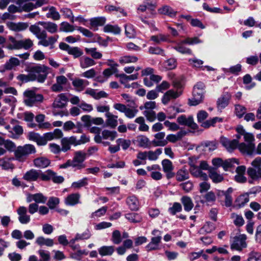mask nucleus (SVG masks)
Returning <instances> with one entry per match:
<instances>
[{
	"label": "nucleus",
	"mask_w": 261,
	"mask_h": 261,
	"mask_svg": "<svg viewBox=\"0 0 261 261\" xmlns=\"http://www.w3.org/2000/svg\"><path fill=\"white\" fill-rule=\"evenodd\" d=\"M29 30L39 40L38 45L44 47L53 46L59 38L58 35L47 37V32L50 34H55L58 32V25L53 22L39 21L35 24L31 25Z\"/></svg>",
	"instance_id": "1"
},
{
	"label": "nucleus",
	"mask_w": 261,
	"mask_h": 261,
	"mask_svg": "<svg viewBox=\"0 0 261 261\" xmlns=\"http://www.w3.org/2000/svg\"><path fill=\"white\" fill-rule=\"evenodd\" d=\"M50 68L43 64L29 65L26 67L25 71L32 75L33 81L42 83L46 79Z\"/></svg>",
	"instance_id": "2"
},
{
	"label": "nucleus",
	"mask_w": 261,
	"mask_h": 261,
	"mask_svg": "<svg viewBox=\"0 0 261 261\" xmlns=\"http://www.w3.org/2000/svg\"><path fill=\"white\" fill-rule=\"evenodd\" d=\"M36 151L35 146L32 144H28L23 146H19L14 151V157L17 161L24 162L29 155L35 153Z\"/></svg>",
	"instance_id": "3"
},
{
	"label": "nucleus",
	"mask_w": 261,
	"mask_h": 261,
	"mask_svg": "<svg viewBox=\"0 0 261 261\" xmlns=\"http://www.w3.org/2000/svg\"><path fill=\"white\" fill-rule=\"evenodd\" d=\"M205 86L202 82H198L194 87L193 97L189 99V104L196 106L201 103L203 99L205 92Z\"/></svg>",
	"instance_id": "4"
},
{
	"label": "nucleus",
	"mask_w": 261,
	"mask_h": 261,
	"mask_svg": "<svg viewBox=\"0 0 261 261\" xmlns=\"http://www.w3.org/2000/svg\"><path fill=\"white\" fill-rule=\"evenodd\" d=\"M24 97V102L28 106L31 107L37 102H42L43 99V95L36 94L33 90H26L23 93Z\"/></svg>",
	"instance_id": "5"
},
{
	"label": "nucleus",
	"mask_w": 261,
	"mask_h": 261,
	"mask_svg": "<svg viewBox=\"0 0 261 261\" xmlns=\"http://www.w3.org/2000/svg\"><path fill=\"white\" fill-rule=\"evenodd\" d=\"M113 108L120 112L123 113L128 118L135 117L138 112V110L136 108H127L126 105L120 103H115Z\"/></svg>",
	"instance_id": "6"
},
{
	"label": "nucleus",
	"mask_w": 261,
	"mask_h": 261,
	"mask_svg": "<svg viewBox=\"0 0 261 261\" xmlns=\"http://www.w3.org/2000/svg\"><path fill=\"white\" fill-rule=\"evenodd\" d=\"M87 156L86 153L82 151H77L74 153L73 159V167L76 168L77 169H82L85 167L83 163Z\"/></svg>",
	"instance_id": "7"
},
{
	"label": "nucleus",
	"mask_w": 261,
	"mask_h": 261,
	"mask_svg": "<svg viewBox=\"0 0 261 261\" xmlns=\"http://www.w3.org/2000/svg\"><path fill=\"white\" fill-rule=\"evenodd\" d=\"M59 48L62 50L67 51L68 54L72 55L74 58H79L83 54V51L79 47H71L64 42H61L59 44Z\"/></svg>",
	"instance_id": "8"
},
{
	"label": "nucleus",
	"mask_w": 261,
	"mask_h": 261,
	"mask_svg": "<svg viewBox=\"0 0 261 261\" xmlns=\"http://www.w3.org/2000/svg\"><path fill=\"white\" fill-rule=\"evenodd\" d=\"M246 238V236L244 234L234 237L233 242L231 245V248L232 249L241 251L243 248H246L247 246L245 242Z\"/></svg>",
	"instance_id": "9"
},
{
	"label": "nucleus",
	"mask_w": 261,
	"mask_h": 261,
	"mask_svg": "<svg viewBox=\"0 0 261 261\" xmlns=\"http://www.w3.org/2000/svg\"><path fill=\"white\" fill-rule=\"evenodd\" d=\"M181 94V91L169 90L163 95L162 98V102L163 104L167 105L170 101L178 98Z\"/></svg>",
	"instance_id": "10"
},
{
	"label": "nucleus",
	"mask_w": 261,
	"mask_h": 261,
	"mask_svg": "<svg viewBox=\"0 0 261 261\" xmlns=\"http://www.w3.org/2000/svg\"><path fill=\"white\" fill-rule=\"evenodd\" d=\"M61 144L62 146V151L63 152H66L70 150L71 145H78L77 141L76 138L74 136L62 138L61 140Z\"/></svg>",
	"instance_id": "11"
},
{
	"label": "nucleus",
	"mask_w": 261,
	"mask_h": 261,
	"mask_svg": "<svg viewBox=\"0 0 261 261\" xmlns=\"http://www.w3.org/2000/svg\"><path fill=\"white\" fill-rule=\"evenodd\" d=\"M162 165L164 172L166 174L168 179L174 176L175 174L172 172L174 169V166L171 161L168 159H164L162 161Z\"/></svg>",
	"instance_id": "12"
},
{
	"label": "nucleus",
	"mask_w": 261,
	"mask_h": 261,
	"mask_svg": "<svg viewBox=\"0 0 261 261\" xmlns=\"http://www.w3.org/2000/svg\"><path fill=\"white\" fill-rule=\"evenodd\" d=\"M7 26L11 31L14 32H21L23 31L28 29L29 27V23L28 22H8L7 23Z\"/></svg>",
	"instance_id": "13"
},
{
	"label": "nucleus",
	"mask_w": 261,
	"mask_h": 261,
	"mask_svg": "<svg viewBox=\"0 0 261 261\" xmlns=\"http://www.w3.org/2000/svg\"><path fill=\"white\" fill-rule=\"evenodd\" d=\"M220 142L228 151H231L237 147L239 140L237 139L229 140L224 137H221L220 138Z\"/></svg>",
	"instance_id": "14"
},
{
	"label": "nucleus",
	"mask_w": 261,
	"mask_h": 261,
	"mask_svg": "<svg viewBox=\"0 0 261 261\" xmlns=\"http://www.w3.org/2000/svg\"><path fill=\"white\" fill-rule=\"evenodd\" d=\"M177 121L181 125H187L194 129L198 127L197 125L194 122L193 118L191 116L187 118L185 115L180 116L177 118Z\"/></svg>",
	"instance_id": "15"
},
{
	"label": "nucleus",
	"mask_w": 261,
	"mask_h": 261,
	"mask_svg": "<svg viewBox=\"0 0 261 261\" xmlns=\"http://www.w3.org/2000/svg\"><path fill=\"white\" fill-rule=\"evenodd\" d=\"M68 101V98L64 93L59 94L55 98L53 107L57 109H62L65 107Z\"/></svg>",
	"instance_id": "16"
},
{
	"label": "nucleus",
	"mask_w": 261,
	"mask_h": 261,
	"mask_svg": "<svg viewBox=\"0 0 261 261\" xmlns=\"http://www.w3.org/2000/svg\"><path fill=\"white\" fill-rule=\"evenodd\" d=\"M191 174L196 177L199 178L201 180L206 181L208 180V176L205 173L203 172L201 169L196 166L195 164H191L190 168Z\"/></svg>",
	"instance_id": "17"
},
{
	"label": "nucleus",
	"mask_w": 261,
	"mask_h": 261,
	"mask_svg": "<svg viewBox=\"0 0 261 261\" xmlns=\"http://www.w3.org/2000/svg\"><path fill=\"white\" fill-rule=\"evenodd\" d=\"M89 84L88 81L80 78H74L72 81V84L75 90L79 92L83 91Z\"/></svg>",
	"instance_id": "18"
},
{
	"label": "nucleus",
	"mask_w": 261,
	"mask_h": 261,
	"mask_svg": "<svg viewBox=\"0 0 261 261\" xmlns=\"http://www.w3.org/2000/svg\"><path fill=\"white\" fill-rule=\"evenodd\" d=\"M20 65V60L14 57H10L4 65V68L5 70H11L15 68Z\"/></svg>",
	"instance_id": "19"
},
{
	"label": "nucleus",
	"mask_w": 261,
	"mask_h": 261,
	"mask_svg": "<svg viewBox=\"0 0 261 261\" xmlns=\"http://www.w3.org/2000/svg\"><path fill=\"white\" fill-rule=\"evenodd\" d=\"M19 215L18 220L22 224H27L30 221V216L27 215V209L24 206H20L17 210Z\"/></svg>",
	"instance_id": "20"
},
{
	"label": "nucleus",
	"mask_w": 261,
	"mask_h": 261,
	"mask_svg": "<svg viewBox=\"0 0 261 261\" xmlns=\"http://www.w3.org/2000/svg\"><path fill=\"white\" fill-rule=\"evenodd\" d=\"M28 136L29 139L30 140L36 142L38 145L43 146L47 144V142L44 135L43 136H41L38 133L30 132L29 133Z\"/></svg>",
	"instance_id": "21"
},
{
	"label": "nucleus",
	"mask_w": 261,
	"mask_h": 261,
	"mask_svg": "<svg viewBox=\"0 0 261 261\" xmlns=\"http://www.w3.org/2000/svg\"><path fill=\"white\" fill-rule=\"evenodd\" d=\"M45 139L47 142L54 139H59L63 137V133L60 129H55L54 132L47 133L44 134Z\"/></svg>",
	"instance_id": "22"
},
{
	"label": "nucleus",
	"mask_w": 261,
	"mask_h": 261,
	"mask_svg": "<svg viewBox=\"0 0 261 261\" xmlns=\"http://www.w3.org/2000/svg\"><path fill=\"white\" fill-rule=\"evenodd\" d=\"M85 93L90 95L95 99H99L101 98H106L108 96V94L103 91H100L97 92L96 90L91 88H88L86 89Z\"/></svg>",
	"instance_id": "23"
},
{
	"label": "nucleus",
	"mask_w": 261,
	"mask_h": 261,
	"mask_svg": "<svg viewBox=\"0 0 261 261\" xmlns=\"http://www.w3.org/2000/svg\"><path fill=\"white\" fill-rule=\"evenodd\" d=\"M208 176L214 183H218L222 181L224 177L222 175L216 171V168L210 167L209 169Z\"/></svg>",
	"instance_id": "24"
},
{
	"label": "nucleus",
	"mask_w": 261,
	"mask_h": 261,
	"mask_svg": "<svg viewBox=\"0 0 261 261\" xmlns=\"http://www.w3.org/2000/svg\"><path fill=\"white\" fill-rule=\"evenodd\" d=\"M34 166L38 168H45L47 167L50 164V160L45 157H39L34 160Z\"/></svg>",
	"instance_id": "25"
},
{
	"label": "nucleus",
	"mask_w": 261,
	"mask_h": 261,
	"mask_svg": "<svg viewBox=\"0 0 261 261\" xmlns=\"http://www.w3.org/2000/svg\"><path fill=\"white\" fill-rule=\"evenodd\" d=\"M165 133L164 132H159L155 134V139L153 142L156 146H164L167 144V141L165 140Z\"/></svg>",
	"instance_id": "26"
},
{
	"label": "nucleus",
	"mask_w": 261,
	"mask_h": 261,
	"mask_svg": "<svg viewBox=\"0 0 261 261\" xmlns=\"http://www.w3.org/2000/svg\"><path fill=\"white\" fill-rule=\"evenodd\" d=\"M231 98V94L229 93L223 94L221 97L218 98L217 101L218 108L219 109H222L225 108L229 103V100Z\"/></svg>",
	"instance_id": "27"
},
{
	"label": "nucleus",
	"mask_w": 261,
	"mask_h": 261,
	"mask_svg": "<svg viewBox=\"0 0 261 261\" xmlns=\"http://www.w3.org/2000/svg\"><path fill=\"white\" fill-rule=\"evenodd\" d=\"M80 197L79 193L69 194L65 199V203L67 205H74L79 203Z\"/></svg>",
	"instance_id": "28"
},
{
	"label": "nucleus",
	"mask_w": 261,
	"mask_h": 261,
	"mask_svg": "<svg viewBox=\"0 0 261 261\" xmlns=\"http://www.w3.org/2000/svg\"><path fill=\"white\" fill-rule=\"evenodd\" d=\"M187 133L185 130H180L177 132L176 134H170L167 136L166 141L174 143L180 140L186 135Z\"/></svg>",
	"instance_id": "29"
},
{
	"label": "nucleus",
	"mask_w": 261,
	"mask_h": 261,
	"mask_svg": "<svg viewBox=\"0 0 261 261\" xmlns=\"http://www.w3.org/2000/svg\"><path fill=\"white\" fill-rule=\"evenodd\" d=\"M39 171L31 169L27 171L23 175V178L27 181H36L39 178Z\"/></svg>",
	"instance_id": "30"
},
{
	"label": "nucleus",
	"mask_w": 261,
	"mask_h": 261,
	"mask_svg": "<svg viewBox=\"0 0 261 261\" xmlns=\"http://www.w3.org/2000/svg\"><path fill=\"white\" fill-rule=\"evenodd\" d=\"M237 147L242 153L251 154L254 149L255 146L254 144L246 145L244 143H242L239 144H238Z\"/></svg>",
	"instance_id": "31"
},
{
	"label": "nucleus",
	"mask_w": 261,
	"mask_h": 261,
	"mask_svg": "<svg viewBox=\"0 0 261 261\" xmlns=\"http://www.w3.org/2000/svg\"><path fill=\"white\" fill-rule=\"evenodd\" d=\"M126 203L132 211H137L139 207V201L136 197L129 196L126 199Z\"/></svg>",
	"instance_id": "32"
},
{
	"label": "nucleus",
	"mask_w": 261,
	"mask_h": 261,
	"mask_svg": "<svg viewBox=\"0 0 261 261\" xmlns=\"http://www.w3.org/2000/svg\"><path fill=\"white\" fill-rule=\"evenodd\" d=\"M10 43L7 45L6 48L9 50L20 49V40H17L13 36H10L8 37Z\"/></svg>",
	"instance_id": "33"
},
{
	"label": "nucleus",
	"mask_w": 261,
	"mask_h": 261,
	"mask_svg": "<svg viewBox=\"0 0 261 261\" xmlns=\"http://www.w3.org/2000/svg\"><path fill=\"white\" fill-rule=\"evenodd\" d=\"M98 251L102 256H110L114 252L115 248L113 246H102L98 249Z\"/></svg>",
	"instance_id": "34"
},
{
	"label": "nucleus",
	"mask_w": 261,
	"mask_h": 261,
	"mask_svg": "<svg viewBox=\"0 0 261 261\" xmlns=\"http://www.w3.org/2000/svg\"><path fill=\"white\" fill-rule=\"evenodd\" d=\"M158 12L161 14L166 15L170 17H174L177 14L176 11H174L171 7L167 5H164L159 8Z\"/></svg>",
	"instance_id": "35"
},
{
	"label": "nucleus",
	"mask_w": 261,
	"mask_h": 261,
	"mask_svg": "<svg viewBox=\"0 0 261 261\" xmlns=\"http://www.w3.org/2000/svg\"><path fill=\"white\" fill-rule=\"evenodd\" d=\"M91 28L97 30L99 26L103 25L106 22V18L104 17H94L90 19Z\"/></svg>",
	"instance_id": "36"
},
{
	"label": "nucleus",
	"mask_w": 261,
	"mask_h": 261,
	"mask_svg": "<svg viewBox=\"0 0 261 261\" xmlns=\"http://www.w3.org/2000/svg\"><path fill=\"white\" fill-rule=\"evenodd\" d=\"M106 116L107 117L106 123L107 125L112 128H115L118 124V116L114 115L111 113H107L106 114Z\"/></svg>",
	"instance_id": "37"
},
{
	"label": "nucleus",
	"mask_w": 261,
	"mask_h": 261,
	"mask_svg": "<svg viewBox=\"0 0 261 261\" xmlns=\"http://www.w3.org/2000/svg\"><path fill=\"white\" fill-rule=\"evenodd\" d=\"M107 65L110 66L111 67L105 69L102 72L103 75L107 79L110 77L113 73H116L118 71V69L117 68V67L118 66V65L117 63H113L112 64L107 63Z\"/></svg>",
	"instance_id": "38"
},
{
	"label": "nucleus",
	"mask_w": 261,
	"mask_h": 261,
	"mask_svg": "<svg viewBox=\"0 0 261 261\" xmlns=\"http://www.w3.org/2000/svg\"><path fill=\"white\" fill-rule=\"evenodd\" d=\"M185 43H182V40L180 42L177 43L176 45L174 47V48L177 51L182 54L192 55V51L189 48L186 47L184 45Z\"/></svg>",
	"instance_id": "39"
},
{
	"label": "nucleus",
	"mask_w": 261,
	"mask_h": 261,
	"mask_svg": "<svg viewBox=\"0 0 261 261\" xmlns=\"http://www.w3.org/2000/svg\"><path fill=\"white\" fill-rule=\"evenodd\" d=\"M230 218L232 220L233 224L237 227L242 226L245 223L244 219L241 215L233 213L231 214Z\"/></svg>",
	"instance_id": "40"
},
{
	"label": "nucleus",
	"mask_w": 261,
	"mask_h": 261,
	"mask_svg": "<svg viewBox=\"0 0 261 261\" xmlns=\"http://www.w3.org/2000/svg\"><path fill=\"white\" fill-rule=\"evenodd\" d=\"M36 243L39 246L45 245L47 247H51L54 245V240L49 238H45L43 237H39L36 240Z\"/></svg>",
	"instance_id": "41"
},
{
	"label": "nucleus",
	"mask_w": 261,
	"mask_h": 261,
	"mask_svg": "<svg viewBox=\"0 0 261 261\" xmlns=\"http://www.w3.org/2000/svg\"><path fill=\"white\" fill-rule=\"evenodd\" d=\"M138 60V58L135 56L126 55L121 57L119 59V62L121 64L136 63Z\"/></svg>",
	"instance_id": "42"
},
{
	"label": "nucleus",
	"mask_w": 261,
	"mask_h": 261,
	"mask_svg": "<svg viewBox=\"0 0 261 261\" xmlns=\"http://www.w3.org/2000/svg\"><path fill=\"white\" fill-rule=\"evenodd\" d=\"M249 200V196L247 195L240 196L235 201L234 206L238 208H241L245 205Z\"/></svg>",
	"instance_id": "43"
},
{
	"label": "nucleus",
	"mask_w": 261,
	"mask_h": 261,
	"mask_svg": "<svg viewBox=\"0 0 261 261\" xmlns=\"http://www.w3.org/2000/svg\"><path fill=\"white\" fill-rule=\"evenodd\" d=\"M96 64L93 59L89 57H83L80 61V66L82 68H87Z\"/></svg>",
	"instance_id": "44"
},
{
	"label": "nucleus",
	"mask_w": 261,
	"mask_h": 261,
	"mask_svg": "<svg viewBox=\"0 0 261 261\" xmlns=\"http://www.w3.org/2000/svg\"><path fill=\"white\" fill-rule=\"evenodd\" d=\"M103 31L106 33H111L117 35L120 33L121 30L117 25L107 24L104 27Z\"/></svg>",
	"instance_id": "45"
},
{
	"label": "nucleus",
	"mask_w": 261,
	"mask_h": 261,
	"mask_svg": "<svg viewBox=\"0 0 261 261\" xmlns=\"http://www.w3.org/2000/svg\"><path fill=\"white\" fill-rule=\"evenodd\" d=\"M181 201L184 206L185 211L189 212L193 208L194 204L190 197L183 196L181 199Z\"/></svg>",
	"instance_id": "46"
},
{
	"label": "nucleus",
	"mask_w": 261,
	"mask_h": 261,
	"mask_svg": "<svg viewBox=\"0 0 261 261\" xmlns=\"http://www.w3.org/2000/svg\"><path fill=\"white\" fill-rule=\"evenodd\" d=\"M247 174L253 180H257L261 177V168H259L257 171L250 167L247 170Z\"/></svg>",
	"instance_id": "47"
},
{
	"label": "nucleus",
	"mask_w": 261,
	"mask_h": 261,
	"mask_svg": "<svg viewBox=\"0 0 261 261\" xmlns=\"http://www.w3.org/2000/svg\"><path fill=\"white\" fill-rule=\"evenodd\" d=\"M125 34L129 38H133L136 36V32L133 25L130 23L125 25Z\"/></svg>",
	"instance_id": "48"
},
{
	"label": "nucleus",
	"mask_w": 261,
	"mask_h": 261,
	"mask_svg": "<svg viewBox=\"0 0 261 261\" xmlns=\"http://www.w3.org/2000/svg\"><path fill=\"white\" fill-rule=\"evenodd\" d=\"M137 142L140 147L147 148L149 146V140L145 136L140 135L138 136Z\"/></svg>",
	"instance_id": "49"
},
{
	"label": "nucleus",
	"mask_w": 261,
	"mask_h": 261,
	"mask_svg": "<svg viewBox=\"0 0 261 261\" xmlns=\"http://www.w3.org/2000/svg\"><path fill=\"white\" fill-rule=\"evenodd\" d=\"M60 12L65 18L69 19L72 23L74 22V17L72 11L70 9L63 8L60 10Z\"/></svg>",
	"instance_id": "50"
},
{
	"label": "nucleus",
	"mask_w": 261,
	"mask_h": 261,
	"mask_svg": "<svg viewBox=\"0 0 261 261\" xmlns=\"http://www.w3.org/2000/svg\"><path fill=\"white\" fill-rule=\"evenodd\" d=\"M85 50L87 54L91 55L95 59H99L102 57V54L97 51L96 48H85Z\"/></svg>",
	"instance_id": "51"
},
{
	"label": "nucleus",
	"mask_w": 261,
	"mask_h": 261,
	"mask_svg": "<svg viewBox=\"0 0 261 261\" xmlns=\"http://www.w3.org/2000/svg\"><path fill=\"white\" fill-rule=\"evenodd\" d=\"M125 218L132 223H139L141 222L142 217L137 213H129L125 215Z\"/></svg>",
	"instance_id": "52"
},
{
	"label": "nucleus",
	"mask_w": 261,
	"mask_h": 261,
	"mask_svg": "<svg viewBox=\"0 0 261 261\" xmlns=\"http://www.w3.org/2000/svg\"><path fill=\"white\" fill-rule=\"evenodd\" d=\"M39 178L43 181H48L51 179L52 176L55 175V172L51 170H47L44 172L39 171Z\"/></svg>",
	"instance_id": "53"
},
{
	"label": "nucleus",
	"mask_w": 261,
	"mask_h": 261,
	"mask_svg": "<svg viewBox=\"0 0 261 261\" xmlns=\"http://www.w3.org/2000/svg\"><path fill=\"white\" fill-rule=\"evenodd\" d=\"M101 135L103 139H109L113 141L117 137V133L115 131H110L105 129L102 132Z\"/></svg>",
	"instance_id": "54"
},
{
	"label": "nucleus",
	"mask_w": 261,
	"mask_h": 261,
	"mask_svg": "<svg viewBox=\"0 0 261 261\" xmlns=\"http://www.w3.org/2000/svg\"><path fill=\"white\" fill-rule=\"evenodd\" d=\"M162 150L161 148L156 149L155 151H147V159L150 161H155L157 160L159 158V156L162 153Z\"/></svg>",
	"instance_id": "55"
},
{
	"label": "nucleus",
	"mask_w": 261,
	"mask_h": 261,
	"mask_svg": "<svg viewBox=\"0 0 261 261\" xmlns=\"http://www.w3.org/2000/svg\"><path fill=\"white\" fill-rule=\"evenodd\" d=\"M143 115L145 116L147 120L150 122H152L156 118V113L154 109H144Z\"/></svg>",
	"instance_id": "56"
},
{
	"label": "nucleus",
	"mask_w": 261,
	"mask_h": 261,
	"mask_svg": "<svg viewBox=\"0 0 261 261\" xmlns=\"http://www.w3.org/2000/svg\"><path fill=\"white\" fill-rule=\"evenodd\" d=\"M47 17L51 18L53 20H58L60 18L59 13L56 11L55 7H51L49 9L48 13L46 14Z\"/></svg>",
	"instance_id": "57"
},
{
	"label": "nucleus",
	"mask_w": 261,
	"mask_h": 261,
	"mask_svg": "<svg viewBox=\"0 0 261 261\" xmlns=\"http://www.w3.org/2000/svg\"><path fill=\"white\" fill-rule=\"evenodd\" d=\"M74 30V26L66 21H63L60 24V31L61 32H71Z\"/></svg>",
	"instance_id": "58"
},
{
	"label": "nucleus",
	"mask_w": 261,
	"mask_h": 261,
	"mask_svg": "<svg viewBox=\"0 0 261 261\" xmlns=\"http://www.w3.org/2000/svg\"><path fill=\"white\" fill-rule=\"evenodd\" d=\"M90 237V233L89 231H87L82 234L77 233L75 238L70 241V243L71 244H74L75 241L79 240L88 239Z\"/></svg>",
	"instance_id": "59"
},
{
	"label": "nucleus",
	"mask_w": 261,
	"mask_h": 261,
	"mask_svg": "<svg viewBox=\"0 0 261 261\" xmlns=\"http://www.w3.org/2000/svg\"><path fill=\"white\" fill-rule=\"evenodd\" d=\"M176 179L179 181H181L187 179L189 178L188 172L184 169L179 170L176 173Z\"/></svg>",
	"instance_id": "60"
},
{
	"label": "nucleus",
	"mask_w": 261,
	"mask_h": 261,
	"mask_svg": "<svg viewBox=\"0 0 261 261\" xmlns=\"http://www.w3.org/2000/svg\"><path fill=\"white\" fill-rule=\"evenodd\" d=\"M156 108V103L154 101L149 100L146 101L143 105L139 108L140 110L144 109H155Z\"/></svg>",
	"instance_id": "61"
},
{
	"label": "nucleus",
	"mask_w": 261,
	"mask_h": 261,
	"mask_svg": "<svg viewBox=\"0 0 261 261\" xmlns=\"http://www.w3.org/2000/svg\"><path fill=\"white\" fill-rule=\"evenodd\" d=\"M33 45V42L29 38L25 39L24 40H20V49L24 48L25 49H28L32 47Z\"/></svg>",
	"instance_id": "62"
},
{
	"label": "nucleus",
	"mask_w": 261,
	"mask_h": 261,
	"mask_svg": "<svg viewBox=\"0 0 261 261\" xmlns=\"http://www.w3.org/2000/svg\"><path fill=\"white\" fill-rule=\"evenodd\" d=\"M87 184V178L85 177L77 181L73 182L71 185V187L74 189H77L86 186Z\"/></svg>",
	"instance_id": "63"
},
{
	"label": "nucleus",
	"mask_w": 261,
	"mask_h": 261,
	"mask_svg": "<svg viewBox=\"0 0 261 261\" xmlns=\"http://www.w3.org/2000/svg\"><path fill=\"white\" fill-rule=\"evenodd\" d=\"M248 261H261V254L258 252L252 251L247 259Z\"/></svg>",
	"instance_id": "64"
}]
</instances>
